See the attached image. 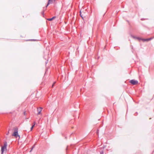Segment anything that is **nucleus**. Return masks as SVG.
Masks as SVG:
<instances>
[{
    "label": "nucleus",
    "instance_id": "f257e3e1",
    "mask_svg": "<svg viewBox=\"0 0 154 154\" xmlns=\"http://www.w3.org/2000/svg\"><path fill=\"white\" fill-rule=\"evenodd\" d=\"M7 146V142H4V146H2L1 148V154H3L4 151H6Z\"/></svg>",
    "mask_w": 154,
    "mask_h": 154
},
{
    "label": "nucleus",
    "instance_id": "f03ea898",
    "mask_svg": "<svg viewBox=\"0 0 154 154\" xmlns=\"http://www.w3.org/2000/svg\"><path fill=\"white\" fill-rule=\"evenodd\" d=\"M13 136H14L16 137L17 136L20 137V136L18 134V128H15L14 129V131L12 134Z\"/></svg>",
    "mask_w": 154,
    "mask_h": 154
},
{
    "label": "nucleus",
    "instance_id": "7ed1b4c3",
    "mask_svg": "<svg viewBox=\"0 0 154 154\" xmlns=\"http://www.w3.org/2000/svg\"><path fill=\"white\" fill-rule=\"evenodd\" d=\"M130 82L133 85H136L138 83V82L137 81L134 80H130Z\"/></svg>",
    "mask_w": 154,
    "mask_h": 154
},
{
    "label": "nucleus",
    "instance_id": "20e7f679",
    "mask_svg": "<svg viewBox=\"0 0 154 154\" xmlns=\"http://www.w3.org/2000/svg\"><path fill=\"white\" fill-rule=\"evenodd\" d=\"M153 38H150L147 39H141L143 41H148L152 39Z\"/></svg>",
    "mask_w": 154,
    "mask_h": 154
},
{
    "label": "nucleus",
    "instance_id": "39448f33",
    "mask_svg": "<svg viewBox=\"0 0 154 154\" xmlns=\"http://www.w3.org/2000/svg\"><path fill=\"white\" fill-rule=\"evenodd\" d=\"M42 108L41 107L38 108L37 109V111L38 112V115H39L41 113V112L42 111Z\"/></svg>",
    "mask_w": 154,
    "mask_h": 154
},
{
    "label": "nucleus",
    "instance_id": "423d86ee",
    "mask_svg": "<svg viewBox=\"0 0 154 154\" xmlns=\"http://www.w3.org/2000/svg\"><path fill=\"white\" fill-rule=\"evenodd\" d=\"M55 17H54L52 18H49V19H48L47 20H48L49 21H51L53 20L54 18H55Z\"/></svg>",
    "mask_w": 154,
    "mask_h": 154
},
{
    "label": "nucleus",
    "instance_id": "0eeeda50",
    "mask_svg": "<svg viewBox=\"0 0 154 154\" xmlns=\"http://www.w3.org/2000/svg\"><path fill=\"white\" fill-rule=\"evenodd\" d=\"M35 147V144H34V145H33V146H32L31 150L30 151V152H31L32 151V150Z\"/></svg>",
    "mask_w": 154,
    "mask_h": 154
},
{
    "label": "nucleus",
    "instance_id": "6e6552de",
    "mask_svg": "<svg viewBox=\"0 0 154 154\" xmlns=\"http://www.w3.org/2000/svg\"><path fill=\"white\" fill-rule=\"evenodd\" d=\"M132 37L133 38H137V39H139V40L141 39H140V38H138V37H134V36H132Z\"/></svg>",
    "mask_w": 154,
    "mask_h": 154
},
{
    "label": "nucleus",
    "instance_id": "1a4fd4ad",
    "mask_svg": "<svg viewBox=\"0 0 154 154\" xmlns=\"http://www.w3.org/2000/svg\"><path fill=\"white\" fill-rule=\"evenodd\" d=\"M35 124H36L35 122H33V125H32V126L33 127H34L35 125Z\"/></svg>",
    "mask_w": 154,
    "mask_h": 154
},
{
    "label": "nucleus",
    "instance_id": "9d476101",
    "mask_svg": "<svg viewBox=\"0 0 154 154\" xmlns=\"http://www.w3.org/2000/svg\"><path fill=\"white\" fill-rule=\"evenodd\" d=\"M23 115L25 116H26L27 114V113H26V111H25L23 112Z\"/></svg>",
    "mask_w": 154,
    "mask_h": 154
},
{
    "label": "nucleus",
    "instance_id": "9b49d317",
    "mask_svg": "<svg viewBox=\"0 0 154 154\" xmlns=\"http://www.w3.org/2000/svg\"><path fill=\"white\" fill-rule=\"evenodd\" d=\"M55 83H56V82H54L53 83V85H52V88H53V86H54V84H55Z\"/></svg>",
    "mask_w": 154,
    "mask_h": 154
},
{
    "label": "nucleus",
    "instance_id": "f8f14e48",
    "mask_svg": "<svg viewBox=\"0 0 154 154\" xmlns=\"http://www.w3.org/2000/svg\"><path fill=\"white\" fill-rule=\"evenodd\" d=\"M33 127L32 126L31 128V131H32L33 128Z\"/></svg>",
    "mask_w": 154,
    "mask_h": 154
},
{
    "label": "nucleus",
    "instance_id": "ddd939ff",
    "mask_svg": "<svg viewBox=\"0 0 154 154\" xmlns=\"http://www.w3.org/2000/svg\"><path fill=\"white\" fill-rule=\"evenodd\" d=\"M100 154H103V151H102V152H100Z\"/></svg>",
    "mask_w": 154,
    "mask_h": 154
},
{
    "label": "nucleus",
    "instance_id": "4468645a",
    "mask_svg": "<svg viewBox=\"0 0 154 154\" xmlns=\"http://www.w3.org/2000/svg\"><path fill=\"white\" fill-rule=\"evenodd\" d=\"M81 16V17L83 19V17L81 15V14H80Z\"/></svg>",
    "mask_w": 154,
    "mask_h": 154
},
{
    "label": "nucleus",
    "instance_id": "2eb2a0df",
    "mask_svg": "<svg viewBox=\"0 0 154 154\" xmlns=\"http://www.w3.org/2000/svg\"><path fill=\"white\" fill-rule=\"evenodd\" d=\"M97 134L98 133V131H97Z\"/></svg>",
    "mask_w": 154,
    "mask_h": 154
}]
</instances>
